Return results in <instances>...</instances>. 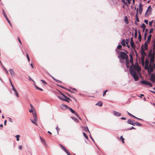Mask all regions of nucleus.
<instances>
[{"label": "nucleus", "mask_w": 155, "mask_h": 155, "mask_svg": "<svg viewBox=\"0 0 155 155\" xmlns=\"http://www.w3.org/2000/svg\"><path fill=\"white\" fill-rule=\"evenodd\" d=\"M130 62L131 64L130 68V71L131 74L134 78L135 81H137L139 79L138 74L137 73L135 70H137L138 71H140L141 69L139 66L137 64H134L133 59V57L131 54L130 55Z\"/></svg>", "instance_id": "1"}, {"label": "nucleus", "mask_w": 155, "mask_h": 155, "mask_svg": "<svg viewBox=\"0 0 155 155\" xmlns=\"http://www.w3.org/2000/svg\"><path fill=\"white\" fill-rule=\"evenodd\" d=\"M144 69L147 71L149 74H153L152 73L154 70L155 69V64L149 63V61L146 60L145 61ZM155 73H154L153 74Z\"/></svg>", "instance_id": "2"}, {"label": "nucleus", "mask_w": 155, "mask_h": 155, "mask_svg": "<svg viewBox=\"0 0 155 155\" xmlns=\"http://www.w3.org/2000/svg\"><path fill=\"white\" fill-rule=\"evenodd\" d=\"M120 56L122 59H125L128 58V56L124 52L120 51Z\"/></svg>", "instance_id": "3"}, {"label": "nucleus", "mask_w": 155, "mask_h": 155, "mask_svg": "<svg viewBox=\"0 0 155 155\" xmlns=\"http://www.w3.org/2000/svg\"><path fill=\"white\" fill-rule=\"evenodd\" d=\"M84 128L86 132V133L85 132H83V136H87V135H88V136H91V134L88 128L87 127H84Z\"/></svg>", "instance_id": "4"}, {"label": "nucleus", "mask_w": 155, "mask_h": 155, "mask_svg": "<svg viewBox=\"0 0 155 155\" xmlns=\"http://www.w3.org/2000/svg\"><path fill=\"white\" fill-rule=\"evenodd\" d=\"M60 147L68 155H71L69 153V152L67 150V149L64 146H63L61 144H60L59 145Z\"/></svg>", "instance_id": "5"}, {"label": "nucleus", "mask_w": 155, "mask_h": 155, "mask_svg": "<svg viewBox=\"0 0 155 155\" xmlns=\"http://www.w3.org/2000/svg\"><path fill=\"white\" fill-rule=\"evenodd\" d=\"M121 1L125 5L127 6L128 5H129L130 4L131 0H121Z\"/></svg>", "instance_id": "6"}, {"label": "nucleus", "mask_w": 155, "mask_h": 155, "mask_svg": "<svg viewBox=\"0 0 155 155\" xmlns=\"http://www.w3.org/2000/svg\"><path fill=\"white\" fill-rule=\"evenodd\" d=\"M9 71L11 76L12 78H14L15 77V73L14 70L13 69H9Z\"/></svg>", "instance_id": "7"}, {"label": "nucleus", "mask_w": 155, "mask_h": 155, "mask_svg": "<svg viewBox=\"0 0 155 155\" xmlns=\"http://www.w3.org/2000/svg\"><path fill=\"white\" fill-rule=\"evenodd\" d=\"M150 80L153 82H155V73L154 74H151Z\"/></svg>", "instance_id": "8"}, {"label": "nucleus", "mask_w": 155, "mask_h": 155, "mask_svg": "<svg viewBox=\"0 0 155 155\" xmlns=\"http://www.w3.org/2000/svg\"><path fill=\"white\" fill-rule=\"evenodd\" d=\"M40 139L42 143L43 144V145L45 146V147H47V145L45 142V140L42 138L41 136H40Z\"/></svg>", "instance_id": "9"}, {"label": "nucleus", "mask_w": 155, "mask_h": 155, "mask_svg": "<svg viewBox=\"0 0 155 155\" xmlns=\"http://www.w3.org/2000/svg\"><path fill=\"white\" fill-rule=\"evenodd\" d=\"M113 114L114 116L117 117L120 116L121 115V113L114 110L113 111Z\"/></svg>", "instance_id": "10"}, {"label": "nucleus", "mask_w": 155, "mask_h": 155, "mask_svg": "<svg viewBox=\"0 0 155 155\" xmlns=\"http://www.w3.org/2000/svg\"><path fill=\"white\" fill-rule=\"evenodd\" d=\"M135 122L134 120L131 119H129L127 121L128 123L133 126H134Z\"/></svg>", "instance_id": "11"}, {"label": "nucleus", "mask_w": 155, "mask_h": 155, "mask_svg": "<svg viewBox=\"0 0 155 155\" xmlns=\"http://www.w3.org/2000/svg\"><path fill=\"white\" fill-rule=\"evenodd\" d=\"M60 107L61 109L64 110H66V109H68V107H69L66 105L64 104L61 105Z\"/></svg>", "instance_id": "12"}, {"label": "nucleus", "mask_w": 155, "mask_h": 155, "mask_svg": "<svg viewBox=\"0 0 155 155\" xmlns=\"http://www.w3.org/2000/svg\"><path fill=\"white\" fill-rule=\"evenodd\" d=\"M142 5L141 3H140L139 6V12L140 15H141L142 11Z\"/></svg>", "instance_id": "13"}, {"label": "nucleus", "mask_w": 155, "mask_h": 155, "mask_svg": "<svg viewBox=\"0 0 155 155\" xmlns=\"http://www.w3.org/2000/svg\"><path fill=\"white\" fill-rule=\"evenodd\" d=\"M130 44L131 47L133 49L134 48L135 45L134 42L132 38H131L130 42Z\"/></svg>", "instance_id": "14"}, {"label": "nucleus", "mask_w": 155, "mask_h": 155, "mask_svg": "<svg viewBox=\"0 0 155 155\" xmlns=\"http://www.w3.org/2000/svg\"><path fill=\"white\" fill-rule=\"evenodd\" d=\"M154 57L152 55L151 56L150 58V62L149 63H151V64H155L154 63Z\"/></svg>", "instance_id": "15"}, {"label": "nucleus", "mask_w": 155, "mask_h": 155, "mask_svg": "<svg viewBox=\"0 0 155 155\" xmlns=\"http://www.w3.org/2000/svg\"><path fill=\"white\" fill-rule=\"evenodd\" d=\"M58 97L61 100L64 101H68L67 98L64 97H61L60 96H58Z\"/></svg>", "instance_id": "16"}, {"label": "nucleus", "mask_w": 155, "mask_h": 155, "mask_svg": "<svg viewBox=\"0 0 155 155\" xmlns=\"http://www.w3.org/2000/svg\"><path fill=\"white\" fill-rule=\"evenodd\" d=\"M34 119L38 120V117L36 112H34L32 113Z\"/></svg>", "instance_id": "17"}, {"label": "nucleus", "mask_w": 155, "mask_h": 155, "mask_svg": "<svg viewBox=\"0 0 155 155\" xmlns=\"http://www.w3.org/2000/svg\"><path fill=\"white\" fill-rule=\"evenodd\" d=\"M31 122L33 124H34L36 126H37L38 125V124H37V120H35V119L32 120L31 119Z\"/></svg>", "instance_id": "18"}, {"label": "nucleus", "mask_w": 155, "mask_h": 155, "mask_svg": "<svg viewBox=\"0 0 155 155\" xmlns=\"http://www.w3.org/2000/svg\"><path fill=\"white\" fill-rule=\"evenodd\" d=\"M68 109H69V110H70L71 111V112L72 113H73V114H75V115H76V114H78L75 111V110H73V109H72L70 107H68Z\"/></svg>", "instance_id": "19"}, {"label": "nucleus", "mask_w": 155, "mask_h": 155, "mask_svg": "<svg viewBox=\"0 0 155 155\" xmlns=\"http://www.w3.org/2000/svg\"><path fill=\"white\" fill-rule=\"evenodd\" d=\"M128 58H127V59H125L126 60V66L127 68H128L129 67V61L128 60Z\"/></svg>", "instance_id": "20"}, {"label": "nucleus", "mask_w": 155, "mask_h": 155, "mask_svg": "<svg viewBox=\"0 0 155 155\" xmlns=\"http://www.w3.org/2000/svg\"><path fill=\"white\" fill-rule=\"evenodd\" d=\"M142 63L143 66L144 65V57L142 56L141 57Z\"/></svg>", "instance_id": "21"}, {"label": "nucleus", "mask_w": 155, "mask_h": 155, "mask_svg": "<svg viewBox=\"0 0 155 155\" xmlns=\"http://www.w3.org/2000/svg\"><path fill=\"white\" fill-rule=\"evenodd\" d=\"M121 44L124 46H126L125 41L124 39H123L121 42Z\"/></svg>", "instance_id": "22"}, {"label": "nucleus", "mask_w": 155, "mask_h": 155, "mask_svg": "<svg viewBox=\"0 0 155 155\" xmlns=\"http://www.w3.org/2000/svg\"><path fill=\"white\" fill-rule=\"evenodd\" d=\"M123 136H120V137L119 138H118L119 140H121L122 142V143H124V138H123Z\"/></svg>", "instance_id": "23"}, {"label": "nucleus", "mask_w": 155, "mask_h": 155, "mask_svg": "<svg viewBox=\"0 0 155 155\" xmlns=\"http://www.w3.org/2000/svg\"><path fill=\"white\" fill-rule=\"evenodd\" d=\"M137 12L136 13V18L137 21V22H139V20L138 19V16H137V14L138 13V9H137Z\"/></svg>", "instance_id": "24"}, {"label": "nucleus", "mask_w": 155, "mask_h": 155, "mask_svg": "<svg viewBox=\"0 0 155 155\" xmlns=\"http://www.w3.org/2000/svg\"><path fill=\"white\" fill-rule=\"evenodd\" d=\"M144 48L145 50H146L147 49V41H146L144 44Z\"/></svg>", "instance_id": "25"}, {"label": "nucleus", "mask_w": 155, "mask_h": 155, "mask_svg": "<svg viewBox=\"0 0 155 155\" xmlns=\"http://www.w3.org/2000/svg\"><path fill=\"white\" fill-rule=\"evenodd\" d=\"M102 103L101 102L99 101L96 104V105H98L100 107H101L102 105Z\"/></svg>", "instance_id": "26"}, {"label": "nucleus", "mask_w": 155, "mask_h": 155, "mask_svg": "<svg viewBox=\"0 0 155 155\" xmlns=\"http://www.w3.org/2000/svg\"><path fill=\"white\" fill-rule=\"evenodd\" d=\"M148 82V81H142L140 82V83L143 84L147 85V84Z\"/></svg>", "instance_id": "27"}, {"label": "nucleus", "mask_w": 155, "mask_h": 155, "mask_svg": "<svg viewBox=\"0 0 155 155\" xmlns=\"http://www.w3.org/2000/svg\"><path fill=\"white\" fill-rule=\"evenodd\" d=\"M151 36H152V35L151 34L150 35H149V36L147 38V42H149L150 41V39H151Z\"/></svg>", "instance_id": "28"}, {"label": "nucleus", "mask_w": 155, "mask_h": 155, "mask_svg": "<svg viewBox=\"0 0 155 155\" xmlns=\"http://www.w3.org/2000/svg\"><path fill=\"white\" fill-rule=\"evenodd\" d=\"M141 27L143 29H145L146 28V25L144 24L143 23L141 25Z\"/></svg>", "instance_id": "29"}, {"label": "nucleus", "mask_w": 155, "mask_h": 155, "mask_svg": "<svg viewBox=\"0 0 155 155\" xmlns=\"http://www.w3.org/2000/svg\"><path fill=\"white\" fill-rule=\"evenodd\" d=\"M141 37H142L140 33V32H139V35H138V39H139V40L140 42L141 41Z\"/></svg>", "instance_id": "30"}, {"label": "nucleus", "mask_w": 155, "mask_h": 155, "mask_svg": "<svg viewBox=\"0 0 155 155\" xmlns=\"http://www.w3.org/2000/svg\"><path fill=\"white\" fill-rule=\"evenodd\" d=\"M61 94L62 95V97H64L67 98L68 100H69L70 98L68 97H67L65 95H64L61 92Z\"/></svg>", "instance_id": "31"}, {"label": "nucleus", "mask_w": 155, "mask_h": 155, "mask_svg": "<svg viewBox=\"0 0 155 155\" xmlns=\"http://www.w3.org/2000/svg\"><path fill=\"white\" fill-rule=\"evenodd\" d=\"M85 138L87 139H89V138L92 139L93 141H94L91 136H84Z\"/></svg>", "instance_id": "32"}, {"label": "nucleus", "mask_w": 155, "mask_h": 155, "mask_svg": "<svg viewBox=\"0 0 155 155\" xmlns=\"http://www.w3.org/2000/svg\"><path fill=\"white\" fill-rule=\"evenodd\" d=\"M135 125L138 126H140L141 125V124L137 122H135L134 123V126Z\"/></svg>", "instance_id": "33"}, {"label": "nucleus", "mask_w": 155, "mask_h": 155, "mask_svg": "<svg viewBox=\"0 0 155 155\" xmlns=\"http://www.w3.org/2000/svg\"><path fill=\"white\" fill-rule=\"evenodd\" d=\"M124 22L126 24H128V21L127 19V18L126 16L125 17L124 19Z\"/></svg>", "instance_id": "34"}, {"label": "nucleus", "mask_w": 155, "mask_h": 155, "mask_svg": "<svg viewBox=\"0 0 155 155\" xmlns=\"http://www.w3.org/2000/svg\"><path fill=\"white\" fill-rule=\"evenodd\" d=\"M35 86L37 89L39 90H40L41 91H43V90L41 88L38 87L36 85H35Z\"/></svg>", "instance_id": "35"}, {"label": "nucleus", "mask_w": 155, "mask_h": 155, "mask_svg": "<svg viewBox=\"0 0 155 155\" xmlns=\"http://www.w3.org/2000/svg\"><path fill=\"white\" fill-rule=\"evenodd\" d=\"M147 85H148L150 87H152L153 86L152 84L149 82H148L147 84Z\"/></svg>", "instance_id": "36"}, {"label": "nucleus", "mask_w": 155, "mask_h": 155, "mask_svg": "<svg viewBox=\"0 0 155 155\" xmlns=\"http://www.w3.org/2000/svg\"><path fill=\"white\" fill-rule=\"evenodd\" d=\"M72 119L73 120H74L76 122H78V121H79L78 120V119H77L76 118L73 117H72Z\"/></svg>", "instance_id": "37"}, {"label": "nucleus", "mask_w": 155, "mask_h": 155, "mask_svg": "<svg viewBox=\"0 0 155 155\" xmlns=\"http://www.w3.org/2000/svg\"><path fill=\"white\" fill-rule=\"evenodd\" d=\"M150 8H151L150 5L148 7V8L147 9V10L145 13V15H146L147 13L148 12L149 9H150Z\"/></svg>", "instance_id": "38"}, {"label": "nucleus", "mask_w": 155, "mask_h": 155, "mask_svg": "<svg viewBox=\"0 0 155 155\" xmlns=\"http://www.w3.org/2000/svg\"><path fill=\"white\" fill-rule=\"evenodd\" d=\"M2 11H3V12H2L3 14L4 15V16L5 17H7V16L6 14V13H5L4 10H3Z\"/></svg>", "instance_id": "39"}, {"label": "nucleus", "mask_w": 155, "mask_h": 155, "mask_svg": "<svg viewBox=\"0 0 155 155\" xmlns=\"http://www.w3.org/2000/svg\"><path fill=\"white\" fill-rule=\"evenodd\" d=\"M147 29H146V31L145 32V33H144V38H145V39H146V36L147 35Z\"/></svg>", "instance_id": "40"}, {"label": "nucleus", "mask_w": 155, "mask_h": 155, "mask_svg": "<svg viewBox=\"0 0 155 155\" xmlns=\"http://www.w3.org/2000/svg\"><path fill=\"white\" fill-rule=\"evenodd\" d=\"M15 94L16 96L17 97H19V95H18V93L17 92V91H16L15 92Z\"/></svg>", "instance_id": "41"}, {"label": "nucleus", "mask_w": 155, "mask_h": 155, "mask_svg": "<svg viewBox=\"0 0 155 155\" xmlns=\"http://www.w3.org/2000/svg\"><path fill=\"white\" fill-rule=\"evenodd\" d=\"M76 116L80 120H81V118L79 116L78 114H76Z\"/></svg>", "instance_id": "42"}, {"label": "nucleus", "mask_w": 155, "mask_h": 155, "mask_svg": "<svg viewBox=\"0 0 155 155\" xmlns=\"http://www.w3.org/2000/svg\"><path fill=\"white\" fill-rule=\"evenodd\" d=\"M28 77L29 80L32 81L33 82L35 83V82L34 81L32 78H31L30 76H28Z\"/></svg>", "instance_id": "43"}, {"label": "nucleus", "mask_w": 155, "mask_h": 155, "mask_svg": "<svg viewBox=\"0 0 155 155\" xmlns=\"http://www.w3.org/2000/svg\"><path fill=\"white\" fill-rule=\"evenodd\" d=\"M153 48H155V39L153 42Z\"/></svg>", "instance_id": "44"}, {"label": "nucleus", "mask_w": 155, "mask_h": 155, "mask_svg": "<svg viewBox=\"0 0 155 155\" xmlns=\"http://www.w3.org/2000/svg\"><path fill=\"white\" fill-rule=\"evenodd\" d=\"M122 48V46L121 45H119L117 47V48L118 49H120Z\"/></svg>", "instance_id": "45"}, {"label": "nucleus", "mask_w": 155, "mask_h": 155, "mask_svg": "<svg viewBox=\"0 0 155 155\" xmlns=\"http://www.w3.org/2000/svg\"><path fill=\"white\" fill-rule=\"evenodd\" d=\"M127 112L128 115L129 116H130V117H133L134 116L133 115L131 114H130V113L128 112Z\"/></svg>", "instance_id": "46"}, {"label": "nucleus", "mask_w": 155, "mask_h": 155, "mask_svg": "<svg viewBox=\"0 0 155 155\" xmlns=\"http://www.w3.org/2000/svg\"><path fill=\"white\" fill-rule=\"evenodd\" d=\"M26 57H27V58L28 59V61L29 62V61H30V58H29V56H28V54H26Z\"/></svg>", "instance_id": "47"}, {"label": "nucleus", "mask_w": 155, "mask_h": 155, "mask_svg": "<svg viewBox=\"0 0 155 155\" xmlns=\"http://www.w3.org/2000/svg\"><path fill=\"white\" fill-rule=\"evenodd\" d=\"M108 91L107 90H106L105 91H104V92L103 93V96H104L105 94H106V92Z\"/></svg>", "instance_id": "48"}, {"label": "nucleus", "mask_w": 155, "mask_h": 155, "mask_svg": "<svg viewBox=\"0 0 155 155\" xmlns=\"http://www.w3.org/2000/svg\"><path fill=\"white\" fill-rule=\"evenodd\" d=\"M153 22V20H152V21L149 22V25L150 26H151L152 23Z\"/></svg>", "instance_id": "49"}, {"label": "nucleus", "mask_w": 155, "mask_h": 155, "mask_svg": "<svg viewBox=\"0 0 155 155\" xmlns=\"http://www.w3.org/2000/svg\"><path fill=\"white\" fill-rule=\"evenodd\" d=\"M133 117L134 118L136 119H138V120H142L141 119L138 118V117H136L135 116H134V115Z\"/></svg>", "instance_id": "50"}, {"label": "nucleus", "mask_w": 155, "mask_h": 155, "mask_svg": "<svg viewBox=\"0 0 155 155\" xmlns=\"http://www.w3.org/2000/svg\"><path fill=\"white\" fill-rule=\"evenodd\" d=\"M55 81L58 83H60L61 82V81H60V80H58L56 79V80Z\"/></svg>", "instance_id": "51"}, {"label": "nucleus", "mask_w": 155, "mask_h": 155, "mask_svg": "<svg viewBox=\"0 0 155 155\" xmlns=\"http://www.w3.org/2000/svg\"><path fill=\"white\" fill-rule=\"evenodd\" d=\"M144 21V22L147 25L148 24V20H145Z\"/></svg>", "instance_id": "52"}, {"label": "nucleus", "mask_w": 155, "mask_h": 155, "mask_svg": "<svg viewBox=\"0 0 155 155\" xmlns=\"http://www.w3.org/2000/svg\"><path fill=\"white\" fill-rule=\"evenodd\" d=\"M43 83H44V84H47V83L46 82L44 81V80H40Z\"/></svg>", "instance_id": "53"}, {"label": "nucleus", "mask_w": 155, "mask_h": 155, "mask_svg": "<svg viewBox=\"0 0 155 155\" xmlns=\"http://www.w3.org/2000/svg\"><path fill=\"white\" fill-rule=\"evenodd\" d=\"M56 129L58 133V131L60 129L59 128V127H56Z\"/></svg>", "instance_id": "54"}, {"label": "nucleus", "mask_w": 155, "mask_h": 155, "mask_svg": "<svg viewBox=\"0 0 155 155\" xmlns=\"http://www.w3.org/2000/svg\"><path fill=\"white\" fill-rule=\"evenodd\" d=\"M30 105L31 109H33V110L35 109L34 107L32 105V104H30Z\"/></svg>", "instance_id": "55"}, {"label": "nucleus", "mask_w": 155, "mask_h": 155, "mask_svg": "<svg viewBox=\"0 0 155 155\" xmlns=\"http://www.w3.org/2000/svg\"><path fill=\"white\" fill-rule=\"evenodd\" d=\"M153 31V28H151L149 31V33H151Z\"/></svg>", "instance_id": "56"}, {"label": "nucleus", "mask_w": 155, "mask_h": 155, "mask_svg": "<svg viewBox=\"0 0 155 155\" xmlns=\"http://www.w3.org/2000/svg\"><path fill=\"white\" fill-rule=\"evenodd\" d=\"M16 137L17 139H16V140H17L18 141L19 140V137L20 136H15Z\"/></svg>", "instance_id": "57"}, {"label": "nucleus", "mask_w": 155, "mask_h": 155, "mask_svg": "<svg viewBox=\"0 0 155 155\" xmlns=\"http://www.w3.org/2000/svg\"><path fill=\"white\" fill-rule=\"evenodd\" d=\"M6 20H7V21H8V23H9L10 22L9 20V19H8V18L7 17H5Z\"/></svg>", "instance_id": "58"}, {"label": "nucleus", "mask_w": 155, "mask_h": 155, "mask_svg": "<svg viewBox=\"0 0 155 155\" xmlns=\"http://www.w3.org/2000/svg\"><path fill=\"white\" fill-rule=\"evenodd\" d=\"M33 109H31V110H29V112H30V113L32 112H33Z\"/></svg>", "instance_id": "59"}, {"label": "nucleus", "mask_w": 155, "mask_h": 155, "mask_svg": "<svg viewBox=\"0 0 155 155\" xmlns=\"http://www.w3.org/2000/svg\"><path fill=\"white\" fill-rule=\"evenodd\" d=\"M22 148V146H19V149L20 150Z\"/></svg>", "instance_id": "60"}, {"label": "nucleus", "mask_w": 155, "mask_h": 155, "mask_svg": "<svg viewBox=\"0 0 155 155\" xmlns=\"http://www.w3.org/2000/svg\"><path fill=\"white\" fill-rule=\"evenodd\" d=\"M141 54L142 55L143 54V55L145 54V53L143 51L142 52H141Z\"/></svg>", "instance_id": "61"}, {"label": "nucleus", "mask_w": 155, "mask_h": 155, "mask_svg": "<svg viewBox=\"0 0 155 155\" xmlns=\"http://www.w3.org/2000/svg\"><path fill=\"white\" fill-rule=\"evenodd\" d=\"M128 40L127 39L126 41H125V44L126 43L127 44L128 43Z\"/></svg>", "instance_id": "62"}, {"label": "nucleus", "mask_w": 155, "mask_h": 155, "mask_svg": "<svg viewBox=\"0 0 155 155\" xmlns=\"http://www.w3.org/2000/svg\"><path fill=\"white\" fill-rule=\"evenodd\" d=\"M18 40L19 42L20 43V44H21V41L19 39V38H18Z\"/></svg>", "instance_id": "63"}, {"label": "nucleus", "mask_w": 155, "mask_h": 155, "mask_svg": "<svg viewBox=\"0 0 155 155\" xmlns=\"http://www.w3.org/2000/svg\"><path fill=\"white\" fill-rule=\"evenodd\" d=\"M72 90L73 91H76V89L75 88H73L72 89Z\"/></svg>", "instance_id": "64"}]
</instances>
